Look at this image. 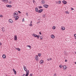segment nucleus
Returning <instances> with one entry per match:
<instances>
[{
  "mask_svg": "<svg viewBox=\"0 0 76 76\" xmlns=\"http://www.w3.org/2000/svg\"><path fill=\"white\" fill-rule=\"evenodd\" d=\"M23 67L24 70H25V71L26 72V73H29V70H26V68L25 66H23Z\"/></svg>",
  "mask_w": 76,
  "mask_h": 76,
  "instance_id": "1",
  "label": "nucleus"
},
{
  "mask_svg": "<svg viewBox=\"0 0 76 76\" xmlns=\"http://www.w3.org/2000/svg\"><path fill=\"white\" fill-rule=\"evenodd\" d=\"M33 37H37V38H38V39H39V37L37 34H33Z\"/></svg>",
  "mask_w": 76,
  "mask_h": 76,
  "instance_id": "2",
  "label": "nucleus"
},
{
  "mask_svg": "<svg viewBox=\"0 0 76 76\" xmlns=\"http://www.w3.org/2000/svg\"><path fill=\"white\" fill-rule=\"evenodd\" d=\"M45 0H42L41 1V3L42 4H44L45 3Z\"/></svg>",
  "mask_w": 76,
  "mask_h": 76,
  "instance_id": "3",
  "label": "nucleus"
},
{
  "mask_svg": "<svg viewBox=\"0 0 76 76\" xmlns=\"http://www.w3.org/2000/svg\"><path fill=\"white\" fill-rule=\"evenodd\" d=\"M43 11V9H40L38 11V13H41Z\"/></svg>",
  "mask_w": 76,
  "mask_h": 76,
  "instance_id": "4",
  "label": "nucleus"
},
{
  "mask_svg": "<svg viewBox=\"0 0 76 76\" xmlns=\"http://www.w3.org/2000/svg\"><path fill=\"white\" fill-rule=\"evenodd\" d=\"M43 7L45 8H47L48 7V5L45 4L43 5Z\"/></svg>",
  "mask_w": 76,
  "mask_h": 76,
  "instance_id": "5",
  "label": "nucleus"
},
{
  "mask_svg": "<svg viewBox=\"0 0 76 76\" xmlns=\"http://www.w3.org/2000/svg\"><path fill=\"white\" fill-rule=\"evenodd\" d=\"M62 67H63V69L64 70V69H67V67L66 66V65H64V66H62Z\"/></svg>",
  "mask_w": 76,
  "mask_h": 76,
  "instance_id": "6",
  "label": "nucleus"
},
{
  "mask_svg": "<svg viewBox=\"0 0 76 76\" xmlns=\"http://www.w3.org/2000/svg\"><path fill=\"white\" fill-rule=\"evenodd\" d=\"M62 3L64 4H67V1H62Z\"/></svg>",
  "mask_w": 76,
  "mask_h": 76,
  "instance_id": "7",
  "label": "nucleus"
},
{
  "mask_svg": "<svg viewBox=\"0 0 76 76\" xmlns=\"http://www.w3.org/2000/svg\"><path fill=\"white\" fill-rule=\"evenodd\" d=\"M9 22L10 23H13V20L11 19H10L9 20Z\"/></svg>",
  "mask_w": 76,
  "mask_h": 76,
  "instance_id": "8",
  "label": "nucleus"
},
{
  "mask_svg": "<svg viewBox=\"0 0 76 76\" xmlns=\"http://www.w3.org/2000/svg\"><path fill=\"white\" fill-rule=\"evenodd\" d=\"M6 6L7 7H12V6L10 5H7Z\"/></svg>",
  "mask_w": 76,
  "mask_h": 76,
  "instance_id": "9",
  "label": "nucleus"
},
{
  "mask_svg": "<svg viewBox=\"0 0 76 76\" xmlns=\"http://www.w3.org/2000/svg\"><path fill=\"white\" fill-rule=\"evenodd\" d=\"M13 72L15 74H16V71L15 69H13Z\"/></svg>",
  "mask_w": 76,
  "mask_h": 76,
  "instance_id": "10",
  "label": "nucleus"
},
{
  "mask_svg": "<svg viewBox=\"0 0 76 76\" xmlns=\"http://www.w3.org/2000/svg\"><path fill=\"white\" fill-rule=\"evenodd\" d=\"M38 56L37 55L35 57V58L36 60L37 61V60H38Z\"/></svg>",
  "mask_w": 76,
  "mask_h": 76,
  "instance_id": "11",
  "label": "nucleus"
},
{
  "mask_svg": "<svg viewBox=\"0 0 76 76\" xmlns=\"http://www.w3.org/2000/svg\"><path fill=\"white\" fill-rule=\"evenodd\" d=\"M35 11L37 12H38V8L36 7L35 8Z\"/></svg>",
  "mask_w": 76,
  "mask_h": 76,
  "instance_id": "12",
  "label": "nucleus"
},
{
  "mask_svg": "<svg viewBox=\"0 0 76 76\" xmlns=\"http://www.w3.org/2000/svg\"><path fill=\"white\" fill-rule=\"evenodd\" d=\"M14 40L15 41H16V40H17V36H16V35L15 36Z\"/></svg>",
  "mask_w": 76,
  "mask_h": 76,
  "instance_id": "13",
  "label": "nucleus"
},
{
  "mask_svg": "<svg viewBox=\"0 0 76 76\" xmlns=\"http://www.w3.org/2000/svg\"><path fill=\"white\" fill-rule=\"evenodd\" d=\"M2 29V31L4 32V31H5V28L4 27L1 28Z\"/></svg>",
  "mask_w": 76,
  "mask_h": 76,
  "instance_id": "14",
  "label": "nucleus"
},
{
  "mask_svg": "<svg viewBox=\"0 0 76 76\" xmlns=\"http://www.w3.org/2000/svg\"><path fill=\"white\" fill-rule=\"evenodd\" d=\"M16 17V18H15V20H18V19H19V17L18 16H17Z\"/></svg>",
  "mask_w": 76,
  "mask_h": 76,
  "instance_id": "15",
  "label": "nucleus"
},
{
  "mask_svg": "<svg viewBox=\"0 0 76 76\" xmlns=\"http://www.w3.org/2000/svg\"><path fill=\"white\" fill-rule=\"evenodd\" d=\"M2 57L3 58H6V55L4 54L2 56Z\"/></svg>",
  "mask_w": 76,
  "mask_h": 76,
  "instance_id": "16",
  "label": "nucleus"
},
{
  "mask_svg": "<svg viewBox=\"0 0 76 76\" xmlns=\"http://www.w3.org/2000/svg\"><path fill=\"white\" fill-rule=\"evenodd\" d=\"M54 35H51V38H53L54 39Z\"/></svg>",
  "mask_w": 76,
  "mask_h": 76,
  "instance_id": "17",
  "label": "nucleus"
},
{
  "mask_svg": "<svg viewBox=\"0 0 76 76\" xmlns=\"http://www.w3.org/2000/svg\"><path fill=\"white\" fill-rule=\"evenodd\" d=\"M61 29L62 30H63L64 31V30H65V28L64 27H61Z\"/></svg>",
  "mask_w": 76,
  "mask_h": 76,
  "instance_id": "18",
  "label": "nucleus"
},
{
  "mask_svg": "<svg viewBox=\"0 0 76 76\" xmlns=\"http://www.w3.org/2000/svg\"><path fill=\"white\" fill-rule=\"evenodd\" d=\"M15 49L16 50H18V51H20V49L19 48H16Z\"/></svg>",
  "mask_w": 76,
  "mask_h": 76,
  "instance_id": "19",
  "label": "nucleus"
},
{
  "mask_svg": "<svg viewBox=\"0 0 76 76\" xmlns=\"http://www.w3.org/2000/svg\"><path fill=\"white\" fill-rule=\"evenodd\" d=\"M40 62L41 63V64H42V63H43V60H40Z\"/></svg>",
  "mask_w": 76,
  "mask_h": 76,
  "instance_id": "20",
  "label": "nucleus"
},
{
  "mask_svg": "<svg viewBox=\"0 0 76 76\" xmlns=\"http://www.w3.org/2000/svg\"><path fill=\"white\" fill-rule=\"evenodd\" d=\"M40 39H43V37H42V36H40Z\"/></svg>",
  "mask_w": 76,
  "mask_h": 76,
  "instance_id": "21",
  "label": "nucleus"
},
{
  "mask_svg": "<svg viewBox=\"0 0 76 76\" xmlns=\"http://www.w3.org/2000/svg\"><path fill=\"white\" fill-rule=\"evenodd\" d=\"M53 29H56V26H53Z\"/></svg>",
  "mask_w": 76,
  "mask_h": 76,
  "instance_id": "22",
  "label": "nucleus"
},
{
  "mask_svg": "<svg viewBox=\"0 0 76 76\" xmlns=\"http://www.w3.org/2000/svg\"><path fill=\"white\" fill-rule=\"evenodd\" d=\"M27 47H29V48H31V46L30 45H27Z\"/></svg>",
  "mask_w": 76,
  "mask_h": 76,
  "instance_id": "23",
  "label": "nucleus"
},
{
  "mask_svg": "<svg viewBox=\"0 0 76 76\" xmlns=\"http://www.w3.org/2000/svg\"><path fill=\"white\" fill-rule=\"evenodd\" d=\"M41 53H38V56L39 57H41Z\"/></svg>",
  "mask_w": 76,
  "mask_h": 76,
  "instance_id": "24",
  "label": "nucleus"
},
{
  "mask_svg": "<svg viewBox=\"0 0 76 76\" xmlns=\"http://www.w3.org/2000/svg\"><path fill=\"white\" fill-rule=\"evenodd\" d=\"M42 17L43 18H45V14H43V15H42Z\"/></svg>",
  "mask_w": 76,
  "mask_h": 76,
  "instance_id": "25",
  "label": "nucleus"
},
{
  "mask_svg": "<svg viewBox=\"0 0 76 76\" xmlns=\"http://www.w3.org/2000/svg\"><path fill=\"white\" fill-rule=\"evenodd\" d=\"M65 13H66V14H69V12L68 11H66L65 12Z\"/></svg>",
  "mask_w": 76,
  "mask_h": 76,
  "instance_id": "26",
  "label": "nucleus"
},
{
  "mask_svg": "<svg viewBox=\"0 0 76 76\" xmlns=\"http://www.w3.org/2000/svg\"><path fill=\"white\" fill-rule=\"evenodd\" d=\"M17 15H14V18H16L17 16Z\"/></svg>",
  "mask_w": 76,
  "mask_h": 76,
  "instance_id": "27",
  "label": "nucleus"
},
{
  "mask_svg": "<svg viewBox=\"0 0 76 76\" xmlns=\"http://www.w3.org/2000/svg\"><path fill=\"white\" fill-rule=\"evenodd\" d=\"M58 3H59V4H60V3H61V1H58Z\"/></svg>",
  "mask_w": 76,
  "mask_h": 76,
  "instance_id": "28",
  "label": "nucleus"
},
{
  "mask_svg": "<svg viewBox=\"0 0 76 76\" xmlns=\"http://www.w3.org/2000/svg\"><path fill=\"white\" fill-rule=\"evenodd\" d=\"M59 67L61 68L62 67V66H61V65H60L59 66Z\"/></svg>",
  "mask_w": 76,
  "mask_h": 76,
  "instance_id": "29",
  "label": "nucleus"
},
{
  "mask_svg": "<svg viewBox=\"0 0 76 76\" xmlns=\"http://www.w3.org/2000/svg\"><path fill=\"white\" fill-rule=\"evenodd\" d=\"M39 9H41V8H42V7L41 6H39Z\"/></svg>",
  "mask_w": 76,
  "mask_h": 76,
  "instance_id": "30",
  "label": "nucleus"
},
{
  "mask_svg": "<svg viewBox=\"0 0 76 76\" xmlns=\"http://www.w3.org/2000/svg\"><path fill=\"white\" fill-rule=\"evenodd\" d=\"M14 15H18V14L16 13H14Z\"/></svg>",
  "mask_w": 76,
  "mask_h": 76,
  "instance_id": "31",
  "label": "nucleus"
},
{
  "mask_svg": "<svg viewBox=\"0 0 76 76\" xmlns=\"http://www.w3.org/2000/svg\"><path fill=\"white\" fill-rule=\"evenodd\" d=\"M33 76V75L32 74H31L30 75V76Z\"/></svg>",
  "mask_w": 76,
  "mask_h": 76,
  "instance_id": "32",
  "label": "nucleus"
},
{
  "mask_svg": "<svg viewBox=\"0 0 76 76\" xmlns=\"http://www.w3.org/2000/svg\"><path fill=\"white\" fill-rule=\"evenodd\" d=\"M8 0H4V1H6V2H7Z\"/></svg>",
  "mask_w": 76,
  "mask_h": 76,
  "instance_id": "33",
  "label": "nucleus"
},
{
  "mask_svg": "<svg viewBox=\"0 0 76 76\" xmlns=\"http://www.w3.org/2000/svg\"><path fill=\"white\" fill-rule=\"evenodd\" d=\"M71 10H74V9H73V8H71Z\"/></svg>",
  "mask_w": 76,
  "mask_h": 76,
  "instance_id": "34",
  "label": "nucleus"
},
{
  "mask_svg": "<svg viewBox=\"0 0 76 76\" xmlns=\"http://www.w3.org/2000/svg\"><path fill=\"white\" fill-rule=\"evenodd\" d=\"M18 13H21V12H20V11H18Z\"/></svg>",
  "mask_w": 76,
  "mask_h": 76,
  "instance_id": "35",
  "label": "nucleus"
},
{
  "mask_svg": "<svg viewBox=\"0 0 76 76\" xmlns=\"http://www.w3.org/2000/svg\"><path fill=\"white\" fill-rule=\"evenodd\" d=\"M74 36L75 37H76V34H74Z\"/></svg>",
  "mask_w": 76,
  "mask_h": 76,
  "instance_id": "36",
  "label": "nucleus"
},
{
  "mask_svg": "<svg viewBox=\"0 0 76 76\" xmlns=\"http://www.w3.org/2000/svg\"><path fill=\"white\" fill-rule=\"evenodd\" d=\"M26 15L27 16H28V13L26 12Z\"/></svg>",
  "mask_w": 76,
  "mask_h": 76,
  "instance_id": "37",
  "label": "nucleus"
},
{
  "mask_svg": "<svg viewBox=\"0 0 76 76\" xmlns=\"http://www.w3.org/2000/svg\"><path fill=\"white\" fill-rule=\"evenodd\" d=\"M0 17H1H1H3V15H1L0 16Z\"/></svg>",
  "mask_w": 76,
  "mask_h": 76,
  "instance_id": "38",
  "label": "nucleus"
},
{
  "mask_svg": "<svg viewBox=\"0 0 76 76\" xmlns=\"http://www.w3.org/2000/svg\"><path fill=\"white\" fill-rule=\"evenodd\" d=\"M30 26H32V24H30Z\"/></svg>",
  "mask_w": 76,
  "mask_h": 76,
  "instance_id": "39",
  "label": "nucleus"
},
{
  "mask_svg": "<svg viewBox=\"0 0 76 76\" xmlns=\"http://www.w3.org/2000/svg\"><path fill=\"white\" fill-rule=\"evenodd\" d=\"M2 45V44L1 43V42H0V45Z\"/></svg>",
  "mask_w": 76,
  "mask_h": 76,
  "instance_id": "40",
  "label": "nucleus"
},
{
  "mask_svg": "<svg viewBox=\"0 0 76 76\" xmlns=\"http://www.w3.org/2000/svg\"><path fill=\"white\" fill-rule=\"evenodd\" d=\"M25 74H24L22 76H25Z\"/></svg>",
  "mask_w": 76,
  "mask_h": 76,
  "instance_id": "41",
  "label": "nucleus"
},
{
  "mask_svg": "<svg viewBox=\"0 0 76 76\" xmlns=\"http://www.w3.org/2000/svg\"><path fill=\"white\" fill-rule=\"evenodd\" d=\"M33 2L34 3H35V0H33Z\"/></svg>",
  "mask_w": 76,
  "mask_h": 76,
  "instance_id": "42",
  "label": "nucleus"
},
{
  "mask_svg": "<svg viewBox=\"0 0 76 76\" xmlns=\"http://www.w3.org/2000/svg\"><path fill=\"white\" fill-rule=\"evenodd\" d=\"M25 20L24 19H23V22Z\"/></svg>",
  "mask_w": 76,
  "mask_h": 76,
  "instance_id": "43",
  "label": "nucleus"
},
{
  "mask_svg": "<svg viewBox=\"0 0 76 76\" xmlns=\"http://www.w3.org/2000/svg\"><path fill=\"white\" fill-rule=\"evenodd\" d=\"M67 60H65V62H67Z\"/></svg>",
  "mask_w": 76,
  "mask_h": 76,
  "instance_id": "44",
  "label": "nucleus"
},
{
  "mask_svg": "<svg viewBox=\"0 0 76 76\" xmlns=\"http://www.w3.org/2000/svg\"><path fill=\"white\" fill-rule=\"evenodd\" d=\"M32 23V21H31L30 24H31Z\"/></svg>",
  "mask_w": 76,
  "mask_h": 76,
  "instance_id": "45",
  "label": "nucleus"
},
{
  "mask_svg": "<svg viewBox=\"0 0 76 76\" xmlns=\"http://www.w3.org/2000/svg\"><path fill=\"white\" fill-rule=\"evenodd\" d=\"M47 60H48V61H50V59H47Z\"/></svg>",
  "mask_w": 76,
  "mask_h": 76,
  "instance_id": "46",
  "label": "nucleus"
},
{
  "mask_svg": "<svg viewBox=\"0 0 76 76\" xmlns=\"http://www.w3.org/2000/svg\"><path fill=\"white\" fill-rule=\"evenodd\" d=\"M39 34H40V35H41V32H39Z\"/></svg>",
  "mask_w": 76,
  "mask_h": 76,
  "instance_id": "47",
  "label": "nucleus"
},
{
  "mask_svg": "<svg viewBox=\"0 0 76 76\" xmlns=\"http://www.w3.org/2000/svg\"><path fill=\"white\" fill-rule=\"evenodd\" d=\"M37 36H38L39 37H41L39 35H37Z\"/></svg>",
  "mask_w": 76,
  "mask_h": 76,
  "instance_id": "48",
  "label": "nucleus"
},
{
  "mask_svg": "<svg viewBox=\"0 0 76 76\" xmlns=\"http://www.w3.org/2000/svg\"><path fill=\"white\" fill-rule=\"evenodd\" d=\"M49 59H50V60H52V59L51 58H50Z\"/></svg>",
  "mask_w": 76,
  "mask_h": 76,
  "instance_id": "49",
  "label": "nucleus"
},
{
  "mask_svg": "<svg viewBox=\"0 0 76 76\" xmlns=\"http://www.w3.org/2000/svg\"><path fill=\"white\" fill-rule=\"evenodd\" d=\"M12 3V2H11V1H10V3Z\"/></svg>",
  "mask_w": 76,
  "mask_h": 76,
  "instance_id": "50",
  "label": "nucleus"
},
{
  "mask_svg": "<svg viewBox=\"0 0 76 76\" xmlns=\"http://www.w3.org/2000/svg\"><path fill=\"white\" fill-rule=\"evenodd\" d=\"M75 39H76V37H75Z\"/></svg>",
  "mask_w": 76,
  "mask_h": 76,
  "instance_id": "51",
  "label": "nucleus"
},
{
  "mask_svg": "<svg viewBox=\"0 0 76 76\" xmlns=\"http://www.w3.org/2000/svg\"><path fill=\"white\" fill-rule=\"evenodd\" d=\"M56 75V74H54V75Z\"/></svg>",
  "mask_w": 76,
  "mask_h": 76,
  "instance_id": "52",
  "label": "nucleus"
},
{
  "mask_svg": "<svg viewBox=\"0 0 76 76\" xmlns=\"http://www.w3.org/2000/svg\"><path fill=\"white\" fill-rule=\"evenodd\" d=\"M75 64H76V62H75Z\"/></svg>",
  "mask_w": 76,
  "mask_h": 76,
  "instance_id": "53",
  "label": "nucleus"
},
{
  "mask_svg": "<svg viewBox=\"0 0 76 76\" xmlns=\"http://www.w3.org/2000/svg\"><path fill=\"white\" fill-rule=\"evenodd\" d=\"M3 1H4V0H2Z\"/></svg>",
  "mask_w": 76,
  "mask_h": 76,
  "instance_id": "54",
  "label": "nucleus"
},
{
  "mask_svg": "<svg viewBox=\"0 0 76 76\" xmlns=\"http://www.w3.org/2000/svg\"><path fill=\"white\" fill-rule=\"evenodd\" d=\"M38 23H39V22H38Z\"/></svg>",
  "mask_w": 76,
  "mask_h": 76,
  "instance_id": "55",
  "label": "nucleus"
},
{
  "mask_svg": "<svg viewBox=\"0 0 76 76\" xmlns=\"http://www.w3.org/2000/svg\"><path fill=\"white\" fill-rule=\"evenodd\" d=\"M17 12V13H18V12Z\"/></svg>",
  "mask_w": 76,
  "mask_h": 76,
  "instance_id": "56",
  "label": "nucleus"
},
{
  "mask_svg": "<svg viewBox=\"0 0 76 76\" xmlns=\"http://www.w3.org/2000/svg\"><path fill=\"white\" fill-rule=\"evenodd\" d=\"M56 3H57V2H56Z\"/></svg>",
  "mask_w": 76,
  "mask_h": 76,
  "instance_id": "57",
  "label": "nucleus"
},
{
  "mask_svg": "<svg viewBox=\"0 0 76 76\" xmlns=\"http://www.w3.org/2000/svg\"><path fill=\"white\" fill-rule=\"evenodd\" d=\"M70 76H71V75H70Z\"/></svg>",
  "mask_w": 76,
  "mask_h": 76,
  "instance_id": "58",
  "label": "nucleus"
}]
</instances>
